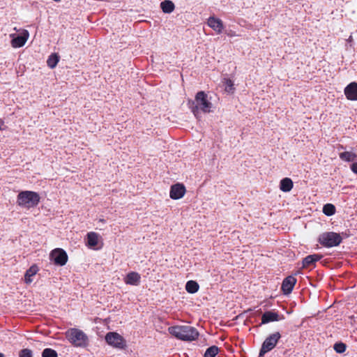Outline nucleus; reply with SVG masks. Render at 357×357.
<instances>
[{"mask_svg": "<svg viewBox=\"0 0 357 357\" xmlns=\"http://www.w3.org/2000/svg\"><path fill=\"white\" fill-rule=\"evenodd\" d=\"M207 24L218 33H222L224 29L222 21L215 17H210L208 19Z\"/></svg>", "mask_w": 357, "mask_h": 357, "instance_id": "2eb2a0df", "label": "nucleus"}, {"mask_svg": "<svg viewBox=\"0 0 357 357\" xmlns=\"http://www.w3.org/2000/svg\"><path fill=\"white\" fill-rule=\"evenodd\" d=\"M38 270L39 269L36 265L31 266L25 273V283L31 284L33 281L32 277L34 276L38 273Z\"/></svg>", "mask_w": 357, "mask_h": 357, "instance_id": "a211bd4d", "label": "nucleus"}, {"mask_svg": "<svg viewBox=\"0 0 357 357\" xmlns=\"http://www.w3.org/2000/svg\"><path fill=\"white\" fill-rule=\"evenodd\" d=\"M223 83L225 85L227 92L231 93L234 91V82L231 79H224Z\"/></svg>", "mask_w": 357, "mask_h": 357, "instance_id": "a878e982", "label": "nucleus"}, {"mask_svg": "<svg viewBox=\"0 0 357 357\" xmlns=\"http://www.w3.org/2000/svg\"><path fill=\"white\" fill-rule=\"evenodd\" d=\"M0 357H4L2 354L0 353Z\"/></svg>", "mask_w": 357, "mask_h": 357, "instance_id": "2f4dec72", "label": "nucleus"}, {"mask_svg": "<svg viewBox=\"0 0 357 357\" xmlns=\"http://www.w3.org/2000/svg\"><path fill=\"white\" fill-rule=\"evenodd\" d=\"M19 32V35L13 33L10 36V38H12L10 45L13 48H20L23 47L29 38V33L27 30L20 29Z\"/></svg>", "mask_w": 357, "mask_h": 357, "instance_id": "6e6552de", "label": "nucleus"}, {"mask_svg": "<svg viewBox=\"0 0 357 357\" xmlns=\"http://www.w3.org/2000/svg\"><path fill=\"white\" fill-rule=\"evenodd\" d=\"M280 338L281 335L279 332H275L269 335L262 343L258 357H264L266 353L273 350Z\"/></svg>", "mask_w": 357, "mask_h": 357, "instance_id": "423d86ee", "label": "nucleus"}, {"mask_svg": "<svg viewBox=\"0 0 357 357\" xmlns=\"http://www.w3.org/2000/svg\"><path fill=\"white\" fill-rule=\"evenodd\" d=\"M351 169L354 173L357 174V162H354L351 165Z\"/></svg>", "mask_w": 357, "mask_h": 357, "instance_id": "c756f323", "label": "nucleus"}, {"mask_svg": "<svg viewBox=\"0 0 357 357\" xmlns=\"http://www.w3.org/2000/svg\"><path fill=\"white\" fill-rule=\"evenodd\" d=\"M185 192L186 190L183 184L176 183L171 186L169 197L172 199H178L184 196Z\"/></svg>", "mask_w": 357, "mask_h": 357, "instance_id": "9b49d317", "label": "nucleus"}, {"mask_svg": "<svg viewBox=\"0 0 357 357\" xmlns=\"http://www.w3.org/2000/svg\"><path fill=\"white\" fill-rule=\"evenodd\" d=\"M333 349L337 353L342 354L346 351L347 346L343 342H337L334 344Z\"/></svg>", "mask_w": 357, "mask_h": 357, "instance_id": "bb28decb", "label": "nucleus"}, {"mask_svg": "<svg viewBox=\"0 0 357 357\" xmlns=\"http://www.w3.org/2000/svg\"><path fill=\"white\" fill-rule=\"evenodd\" d=\"M218 351L219 348L217 346H211L206 349L204 357H215L218 354Z\"/></svg>", "mask_w": 357, "mask_h": 357, "instance_id": "b1692460", "label": "nucleus"}, {"mask_svg": "<svg viewBox=\"0 0 357 357\" xmlns=\"http://www.w3.org/2000/svg\"><path fill=\"white\" fill-rule=\"evenodd\" d=\"M20 357H31L32 356V352L30 349H24L20 351Z\"/></svg>", "mask_w": 357, "mask_h": 357, "instance_id": "c85d7f7f", "label": "nucleus"}, {"mask_svg": "<svg viewBox=\"0 0 357 357\" xmlns=\"http://www.w3.org/2000/svg\"><path fill=\"white\" fill-rule=\"evenodd\" d=\"M58 62L59 56L56 54H51L47 61V66L51 68H54Z\"/></svg>", "mask_w": 357, "mask_h": 357, "instance_id": "393cba45", "label": "nucleus"}, {"mask_svg": "<svg viewBox=\"0 0 357 357\" xmlns=\"http://www.w3.org/2000/svg\"><path fill=\"white\" fill-rule=\"evenodd\" d=\"M169 333L183 341H193L199 336L197 330L191 326H174L169 327Z\"/></svg>", "mask_w": 357, "mask_h": 357, "instance_id": "f03ea898", "label": "nucleus"}, {"mask_svg": "<svg viewBox=\"0 0 357 357\" xmlns=\"http://www.w3.org/2000/svg\"><path fill=\"white\" fill-rule=\"evenodd\" d=\"M323 213L328 216L333 215L335 213V207L332 204H326L323 207Z\"/></svg>", "mask_w": 357, "mask_h": 357, "instance_id": "5701e85b", "label": "nucleus"}, {"mask_svg": "<svg viewBox=\"0 0 357 357\" xmlns=\"http://www.w3.org/2000/svg\"><path fill=\"white\" fill-rule=\"evenodd\" d=\"M346 98L349 100H357V82H351L344 90Z\"/></svg>", "mask_w": 357, "mask_h": 357, "instance_id": "4468645a", "label": "nucleus"}, {"mask_svg": "<svg viewBox=\"0 0 357 357\" xmlns=\"http://www.w3.org/2000/svg\"><path fill=\"white\" fill-rule=\"evenodd\" d=\"M192 105L191 109L195 116H198L199 110L204 113L210 112L212 107V103L208 100L207 95L204 91H199L196 94Z\"/></svg>", "mask_w": 357, "mask_h": 357, "instance_id": "20e7f679", "label": "nucleus"}, {"mask_svg": "<svg viewBox=\"0 0 357 357\" xmlns=\"http://www.w3.org/2000/svg\"><path fill=\"white\" fill-rule=\"evenodd\" d=\"M160 8L165 13H171L175 8L174 3L169 0H165L160 3Z\"/></svg>", "mask_w": 357, "mask_h": 357, "instance_id": "aec40b11", "label": "nucleus"}, {"mask_svg": "<svg viewBox=\"0 0 357 357\" xmlns=\"http://www.w3.org/2000/svg\"><path fill=\"white\" fill-rule=\"evenodd\" d=\"M293 188V181L289 178H284L280 181V189L283 192H289Z\"/></svg>", "mask_w": 357, "mask_h": 357, "instance_id": "6ab92c4d", "label": "nucleus"}, {"mask_svg": "<svg viewBox=\"0 0 357 357\" xmlns=\"http://www.w3.org/2000/svg\"><path fill=\"white\" fill-rule=\"evenodd\" d=\"M50 259L54 264L63 266L67 261V255L63 249L55 248L50 252Z\"/></svg>", "mask_w": 357, "mask_h": 357, "instance_id": "9d476101", "label": "nucleus"}, {"mask_svg": "<svg viewBox=\"0 0 357 357\" xmlns=\"http://www.w3.org/2000/svg\"><path fill=\"white\" fill-rule=\"evenodd\" d=\"M284 318L283 315H280L278 312L274 311L265 312L261 316V324H266L269 322L278 321Z\"/></svg>", "mask_w": 357, "mask_h": 357, "instance_id": "ddd939ff", "label": "nucleus"}, {"mask_svg": "<svg viewBox=\"0 0 357 357\" xmlns=\"http://www.w3.org/2000/svg\"><path fill=\"white\" fill-rule=\"evenodd\" d=\"M100 238L101 237L98 234L94 231H90L86 234V245L92 250L100 249L102 246Z\"/></svg>", "mask_w": 357, "mask_h": 357, "instance_id": "1a4fd4ad", "label": "nucleus"}, {"mask_svg": "<svg viewBox=\"0 0 357 357\" xmlns=\"http://www.w3.org/2000/svg\"><path fill=\"white\" fill-rule=\"evenodd\" d=\"M339 156L342 160L346 162H353L357 158V155L351 151H344L340 153Z\"/></svg>", "mask_w": 357, "mask_h": 357, "instance_id": "412c9836", "label": "nucleus"}, {"mask_svg": "<svg viewBox=\"0 0 357 357\" xmlns=\"http://www.w3.org/2000/svg\"><path fill=\"white\" fill-rule=\"evenodd\" d=\"M68 341L75 347L84 349L89 345L88 335L83 331L76 328L68 329Z\"/></svg>", "mask_w": 357, "mask_h": 357, "instance_id": "7ed1b4c3", "label": "nucleus"}, {"mask_svg": "<svg viewBox=\"0 0 357 357\" xmlns=\"http://www.w3.org/2000/svg\"><path fill=\"white\" fill-rule=\"evenodd\" d=\"M296 282V278H295L292 275H289L285 278L282 282L281 287L282 291L284 293V294H289L292 291Z\"/></svg>", "mask_w": 357, "mask_h": 357, "instance_id": "f8f14e48", "label": "nucleus"}, {"mask_svg": "<svg viewBox=\"0 0 357 357\" xmlns=\"http://www.w3.org/2000/svg\"><path fill=\"white\" fill-rule=\"evenodd\" d=\"M140 275L135 271L130 272L124 278V282L127 284L137 286L140 283Z\"/></svg>", "mask_w": 357, "mask_h": 357, "instance_id": "dca6fc26", "label": "nucleus"}, {"mask_svg": "<svg viewBox=\"0 0 357 357\" xmlns=\"http://www.w3.org/2000/svg\"><path fill=\"white\" fill-rule=\"evenodd\" d=\"M40 200L39 194L36 192L31 190L21 191L17 195L16 204L17 205L25 210L36 207Z\"/></svg>", "mask_w": 357, "mask_h": 357, "instance_id": "f257e3e1", "label": "nucleus"}, {"mask_svg": "<svg viewBox=\"0 0 357 357\" xmlns=\"http://www.w3.org/2000/svg\"><path fill=\"white\" fill-rule=\"evenodd\" d=\"M43 357H57L56 352L52 349H45L42 354Z\"/></svg>", "mask_w": 357, "mask_h": 357, "instance_id": "cd10ccee", "label": "nucleus"}, {"mask_svg": "<svg viewBox=\"0 0 357 357\" xmlns=\"http://www.w3.org/2000/svg\"><path fill=\"white\" fill-rule=\"evenodd\" d=\"M340 149H343L344 146L342 145H340Z\"/></svg>", "mask_w": 357, "mask_h": 357, "instance_id": "7c9ffc66", "label": "nucleus"}, {"mask_svg": "<svg viewBox=\"0 0 357 357\" xmlns=\"http://www.w3.org/2000/svg\"><path fill=\"white\" fill-rule=\"evenodd\" d=\"M106 342L114 348L124 349L126 347V341L122 335L116 332H109L105 335Z\"/></svg>", "mask_w": 357, "mask_h": 357, "instance_id": "0eeeda50", "label": "nucleus"}, {"mask_svg": "<svg viewBox=\"0 0 357 357\" xmlns=\"http://www.w3.org/2000/svg\"><path fill=\"white\" fill-rule=\"evenodd\" d=\"M318 241L325 248H332L339 245L342 241V238L340 234L327 231L319 235Z\"/></svg>", "mask_w": 357, "mask_h": 357, "instance_id": "39448f33", "label": "nucleus"}, {"mask_svg": "<svg viewBox=\"0 0 357 357\" xmlns=\"http://www.w3.org/2000/svg\"><path fill=\"white\" fill-rule=\"evenodd\" d=\"M199 286L196 281L189 280L185 284V290L190 294H195L198 291Z\"/></svg>", "mask_w": 357, "mask_h": 357, "instance_id": "4be33fe9", "label": "nucleus"}, {"mask_svg": "<svg viewBox=\"0 0 357 357\" xmlns=\"http://www.w3.org/2000/svg\"><path fill=\"white\" fill-rule=\"evenodd\" d=\"M321 258L322 255L319 254H314L306 256L303 259V268H306L314 264L315 262L319 261Z\"/></svg>", "mask_w": 357, "mask_h": 357, "instance_id": "f3484780", "label": "nucleus"}]
</instances>
